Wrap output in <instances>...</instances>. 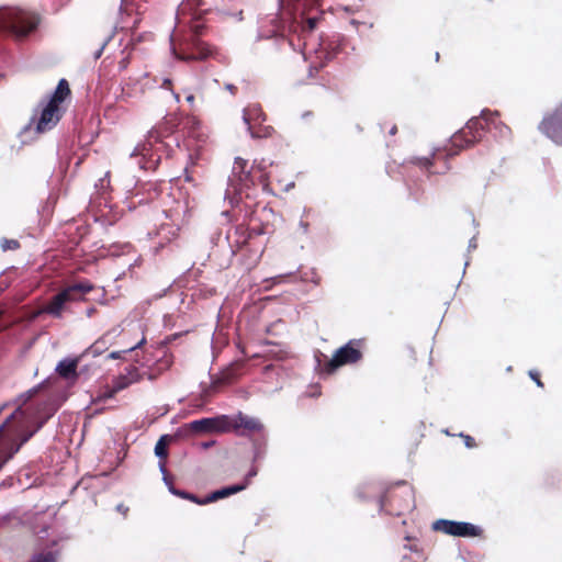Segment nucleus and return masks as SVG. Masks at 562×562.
I'll return each mask as SVG.
<instances>
[{
    "label": "nucleus",
    "instance_id": "obj_62",
    "mask_svg": "<svg viewBox=\"0 0 562 562\" xmlns=\"http://www.w3.org/2000/svg\"><path fill=\"white\" fill-rule=\"evenodd\" d=\"M396 132H397V127L394 125V126H392V127H391V130H390L389 134H390V135H395V134H396Z\"/></svg>",
    "mask_w": 562,
    "mask_h": 562
},
{
    "label": "nucleus",
    "instance_id": "obj_22",
    "mask_svg": "<svg viewBox=\"0 0 562 562\" xmlns=\"http://www.w3.org/2000/svg\"><path fill=\"white\" fill-rule=\"evenodd\" d=\"M93 289V284L87 280L79 281L74 283L72 285L66 288L65 290H69V299L70 301H79L82 296L90 292Z\"/></svg>",
    "mask_w": 562,
    "mask_h": 562
},
{
    "label": "nucleus",
    "instance_id": "obj_8",
    "mask_svg": "<svg viewBox=\"0 0 562 562\" xmlns=\"http://www.w3.org/2000/svg\"><path fill=\"white\" fill-rule=\"evenodd\" d=\"M35 26L30 13L18 8L0 9V34L8 33L18 38L26 36Z\"/></svg>",
    "mask_w": 562,
    "mask_h": 562
},
{
    "label": "nucleus",
    "instance_id": "obj_29",
    "mask_svg": "<svg viewBox=\"0 0 562 562\" xmlns=\"http://www.w3.org/2000/svg\"><path fill=\"white\" fill-rule=\"evenodd\" d=\"M105 349V342L102 340H97L94 344L89 346L81 355L85 356H92L98 357L100 356Z\"/></svg>",
    "mask_w": 562,
    "mask_h": 562
},
{
    "label": "nucleus",
    "instance_id": "obj_37",
    "mask_svg": "<svg viewBox=\"0 0 562 562\" xmlns=\"http://www.w3.org/2000/svg\"><path fill=\"white\" fill-rule=\"evenodd\" d=\"M255 464L256 463H252L248 472L245 474L244 480L238 484H245L246 488L249 486L250 481L258 474V468Z\"/></svg>",
    "mask_w": 562,
    "mask_h": 562
},
{
    "label": "nucleus",
    "instance_id": "obj_45",
    "mask_svg": "<svg viewBox=\"0 0 562 562\" xmlns=\"http://www.w3.org/2000/svg\"><path fill=\"white\" fill-rule=\"evenodd\" d=\"M187 333H188V330H186V331H181V333H175V334H172V335L167 336V337L165 338V341H166L167 344H170V342H172L173 340L178 339L179 337H181L182 335H184V334H187Z\"/></svg>",
    "mask_w": 562,
    "mask_h": 562
},
{
    "label": "nucleus",
    "instance_id": "obj_63",
    "mask_svg": "<svg viewBox=\"0 0 562 562\" xmlns=\"http://www.w3.org/2000/svg\"><path fill=\"white\" fill-rule=\"evenodd\" d=\"M294 188V182H290L285 187V191H289L290 189Z\"/></svg>",
    "mask_w": 562,
    "mask_h": 562
},
{
    "label": "nucleus",
    "instance_id": "obj_31",
    "mask_svg": "<svg viewBox=\"0 0 562 562\" xmlns=\"http://www.w3.org/2000/svg\"><path fill=\"white\" fill-rule=\"evenodd\" d=\"M124 375L128 376V381H131V384L139 382L143 379L142 373L135 366L126 367Z\"/></svg>",
    "mask_w": 562,
    "mask_h": 562
},
{
    "label": "nucleus",
    "instance_id": "obj_40",
    "mask_svg": "<svg viewBox=\"0 0 562 562\" xmlns=\"http://www.w3.org/2000/svg\"><path fill=\"white\" fill-rule=\"evenodd\" d=\"M113 35H109L104 41L103 43L101 44V46L93 53V58L97 60L99 59L102 54H103V50L105 48V46L109 44V42L112 40Z\"/></svg>",
    "mask_w": 562,
    "mask_h": 562
},
{
    "label": "nucleus",
    "instance_id": "obj_53",
    "mask_svg": "<svg viewBox=\"0 0 562 562\" xmlns=\"http://www.w3.org/2000/svg\"><path fill=\"white\" fill-rule=\"evenodd\" d=\"M385 501H386V496H385V495H381V496H379V498H378V503H379V509H380V512H382V510H383V507H384V505H385Z\"/></svg>",
    "mask_w": 562,
    "mask_h": 562
},
{
    "label": "nucleus",
    "instance_id": "obj_7",
    "mask_svg": "<svg viewBox=\"0 0 562 562\" xmlns=\"http://www.w3.org/2000/svg\"><path fill=\"white\" fill-rule=\"evenodd\" d=\"M229 415L220 414L211 417L194 419L177 428L175 436L180 440H186L193 432L199 435L224 434L229 431Z\"/></svg>",
    "mask_w": 562,
    "mask_h": 562
},
{
    "label": "nucleus",
    "instance_id": "obj_50",
    "mask_svg": "<svg viewBox=\"0 0 562 562\" xmlns=\"http://www.w3.org/2000/svg\"><path fill=\"white\" fill-rule=\"evenodd\" d=\"M477 247V243H476V238L475 236H473L470 240H469V244H468V250H472V249H476Z\"/></svg>",
    "mask_w": 562,
    "mask_h": 562
},
{
    "label": "nucleus",
    "instance_id": "obj_56",
    "mask_svg": "<svg viewBox=\"0 0 562 562\" xmlns=\"http://www.w3.org/2000/svg\"><path fill=\"white\" fill-rule=\"evenodd\" d=\"M225 89L228 90L231 93H235V91L237 90V87L233 83H226Z\"/></svg>",
    "mask_w": 562,
    "mask_h": 562
},
{
    "label": "nucleus",
    "instance_id": "obj_14",
    "mask_svg": "<svg viewBox=\"0 0 562 562\" xmlns=\"http://www.w3.org/2000/svg\"><path fill=\"white\" fill-rule=\"evenodd\" d=\"M69 290H63L55 294L46 305L40 304L37 297V318L43 315H50L60 318L68 303H70Z\"/></svg>",
    "mask_w": 562,
    "mask_h": 562
},
{
    "label": "nucleus",
    "instance_id": "obj_30",
    "mask_svg": "<svg viewBox=\"0 0 562 562\" xmlns=\"http://www.w3.org/2000/svg\"><path fill=\"white\" fill-rule=\"evenodd\" d=\"M150 36H151V34L148 32H143V33H138V34L135 32H132L131 38H130L128 43L126 44V47L134 49L139 43L147 41V38Z\"/></svg>",
    "mask_w": 562,
    "mask_h": 562
},
{
    "label": "nucleus",
    "instance_id": "obj_41",
    "mask_svg": "<svg viewBox=\"0 0 562 562\" xmlns=\"http://www.w3.org/2000/svg\"><path fill=\"white\" fill-rule=\"evenodd\" d=\"M126 353H130V350L128 349H125V350H115V351H111L106 358L108 359H113V360H116V359H123L124 358V355Z\"/></svg>",
    "mask_w": 562,
    "mask_h": 562
},
{
    "label": "nucleus",
    "instance_id": "obj_54",
    "mask_svg": "<svg viewBox=\"0 0 562 562\" xmlns=\"http://www.w3.org/2000/svg\"><path fill=\"white\" fill-rule=\"evenodd\" d=\"M116 510L122 513L123 515H126V513L128 512V507L124 506L123 504H119L116 505Z\"/></svg>",
    "mask_w": 562,
    "mask_h": 562
},
{
    "label": "nucleus",
    "instance_id": "obj_10",
    "mask_svg": "<svg viewBox=\"0 0 562 562\" xmlns=\"http://www.w3.org/2000/svg\"><path fill=\"white\" fill-rule=\"evenodd\" d=\"M538 131L555 145H562V101L543 115Z\"/></svg>",
    "mask_w": 562,
    "mask_h": 562
},
{
    "label": "nucleus",
    "instance_id": "obj_12",
    "mask_svg": "<svg viewBox=\"0 0 562 562\" xmlns=\"http://www.w3.org/2000/svg\"><path fill=\"white\" fill-rule=\"evenodd\" d=\"M42 105V110L37 115V134L53 130L66 113V108L44 103V100Z\"/></svg>",
    "mask_w": 562,
    "mask_h": 562
},
{
    "label": "nucleus",
    "instance_id": "obj_19",
    "mask_svg": "<svg viewBox=\"0 0 562 562\" xmlns=\"http://www.w3.org/2000/svg\"><path fill=\"white\" fill-rule=\"evenodd\" d=\"M249 119L248 112L243 116V122L246 125L247 132L252 139L268 138L274 132V128L270 125L257 124L254 126L247 120Z\"/></svg>",
    "mask_w": 562,
    "mask_h": 562
},
{
    "label": "nucleus",
    "instance_id": "obj_3",
    "mask_svg": "<svg viewBox=\"0 0 562 562\" xmlns=\"http://www.w3.org/2000/svg\"><path fill=\"white\" fill-rule=\"evenodd\" d=\"M323 0H278L279 10H288L292 24L301 34L313 33L324 16Z\"/></svg>",
    "mask_w": 562,
    "mask_h": 562
},
{
    "label": "nucleus",
    "instance_id": "obj_26",
    "mask_svg": "<svg viewBox=\"0 0 562 562\" xmlns=\"http://www.w3.org/2000/svg\"><path fill=\"white\" fill-rule=\"evenodd\" d=\"M170 494L173 496H177L179 498L190 501L196 505L204 506L203 497H200L191 492H188L186 490L178 488L176 486H170Z\"/></svg>",
    "mask_w": 562,
    "mask_h": 562
},
{
    "label": "nucleus",
    "instance_id": "obj_4",
    "mask_svg": "<svg viewBox=\"0 0 562 562\" xmlns=\"http://www.w3.org/2000/svg\"><path fill=\"white\" fill-rule=\"evenodd\" d=\"M363 339H350L337 348L331 358H327L321 351L315 353L316 369L321 374H333L339 368L355 364L363 358Z\"/></svg>",
    "mask_w": 562,
    "mask_h": 562
},
{
    "label": "nucleus",
    "instance_id": "obj_42",
    "mask_svg": "<svg viewBox=\"0 0 562 562\" xmlns=\"http://www.w3.org/2000/svg\"><path fill=\"white\" fill-rule=\"evenodd\" d=\"M528 375L529 378L535 381V383L537 384V386L539 387H543V383L541 382L540 380V373L537 371V370H529L528 371Z\"/></svg>",
    "mask_w": 562,
    "mask_h": 562
},
{
    "label": "nucleus",
    "instance_id": "obj_28",
    "mask_svg": "<svg viewBox=\"0 0 562 562\" xmlns=\"http://www.w3.org/2000/svg\"><path fill=\"white\" fill-rule=\"evenodd\" d=\"M131 385V381H128V376L124 375V373L119 374L112 380L113 392L119 393Z\"/></svg>",
    "mask_w": 562,
    "mask_h": 562
},
{
    "label": "nucleus",
    "instance_id": "obj_47",
    "mask_svg": "<svg viewBox=\"0 0 562 562\" xmlns=\"http://www.w3.org/2000/svg\"><path fill=\"white\" fill-rule=\"evenodd\" d=\"M299 228L302 231L303 234L308 233L310 224L303 220L299 222Z\"/></svg>",
    "mask_w": 562,
    "mask_h": 562
},
{
    "label": "nucleus",
    "instance_id": "obj_36",
    "mask_svg": "<svg viewBox=\"0 0 562 562\" xmlns=\"http://www.w3.org/2000/svg\"><path fill=\"white\" fill-rule=\"evenodd\" d=\"M247 164L248 161L241 157H236L235 158V165H234V168H233V175L234 177H236L238 175V172H243L245 170H247Z\"/></svg>",
    "mask_w": 562,
    "mask_h": 562
},
{
    "label": "nucleus",
    "instance_id": "obj_35",
    "mask_svg": "<svg viewBox=\"0 0 562 562\" xmlns=\"http://www.w3.org/2000/svg\"><path fill=\"white\" fill-rule=\"evenodd\" d=\"M1 248L3 251L16 250L20 248V243L16 239L2 238Z\"/></svg>",
    "mask_w": 562,
    "mask_h": 562
},
{
    "label": "nucleus",
    "instance_id": "obj_32",
    "mask_svg": "<svg viewBox=\"0 0 562 562\" xmlns=\"http://www.w3.org/2000/svg\"><path fill=\"white\" fill-rule=\"evenodd\" d=\"M158 468H159V471L161 473V476H162V481L165 483V485L167 486L168 491L170 492V486H175V484L172 483V480L167 471V468H166V464L164 461H159L158 462Z\"/></svg>",
    "mask_w": 562,
    "mask_h": 562
},
{
    "label": "nucleus",
    "instance_id": "obj_27",
    "mask_svg": "<svg viewBox=\"0 0 562 562\" xmlns=\"http://www.w3.org/2000/svg\"><path fill=\"white\" fill-rule=\"evenodd\" d=\"M57 202V198L49 195L42 211L37 209V215L41 213V221L46 223L54 213V209Z\"/></svg>",
    "mask_w": 562,
    "mask_h": 562
},
{
    "label": "nucleus",
    "instance_id": "obj_43",
    "mask_svg": "<svg viewBox=\"0 0 562 562\" xmlns=\"http://www.w3.org/2000/svg\"><path fill=\"white\" fill-rule=\"evenodd\" d=\"M94 222L100 223L103 227H109L113 225V222L105 215L102 216H94Z\"/></svg>",
    "mask_w": 562,
    "mask_h": 562
},
{
    "label": "nucleus",
    "instance_id": "obj_60",
    "mask_svg": "<svg viewBox=\"0 0 562 562\" xmlns=\"http://www.w3.org/2000/svg\"><path fill=\"white\" fill-rule=\"evenodd\" d=\"M234 16H235L238 21H241V20H243V11L237 12L236 14H234Z\"/></svg>",
    "mask_w": 562,
    "mask_h": 562
},
{
    "label": "nucleus",
    "instance_id": "obj_5",
    "mask_svg": "<svg viewBox=\"0 0 562 562\" xmlns=\"http://www.w3.org/2000/svg\"><path fill=\"white\" fill-rule=\"evenodd\" d=\"M173 149L161 142L160 135L154 131L149 132L146 142L138 144L131 153V158H138L137 164L140 169L156 170L161 161L162 154L171 157Z\"/></svg>",
    "mask_w": 562,
    "mask_h": 562
},
{
    "label": "nucleus",
    "instance_id": "obj_52",
    "mask_svg": "<svg viewBox=\"0 0 562 562\" xmlns=\"http://www.w3.org/2000/svg\"><path fill=\"white\" fill-rule=\"evenodd\" d=\"M117 393H114L113 392V386H111V389L106 390L103 394V398H112L116 395Z\"/></svg>",
    "mask_w": 562,
    "mask_h": 562
},
{
    "label": "nucleus",
    "instance_id": "obj_33",
    "mask_svg": "<svg viewBox=\"0 0 562 562\" xmlns=\"http://www.w3.org/2000/svg\"><path fill=\"white\" fill-rule=\"evenodd\" d=\"M434 155H435V153H432L431 156L415 157V158H413L412 162L422 168L429 169L434 164L432 162Z\"/></svg>",
    "mask_w": 562,
    "mask_h": 562
},
{
    "label": "nucleus",
    "instance_id": "obj_21",
    "mask_svg": "<svg viewBox=\"0 0 562 562\" xmlns=\"http://www.w3.org/2000/svg\"><path fill=\"white\" fill-rule=\"evenodd\" d=\"M209 375L211 378V383L209 385L205 384L204 382L200 383V386L202 387V393L205 396L210 395V392H211L210 389L217 381H220L221 383L227 384V383H232L236 379V373H235L234 369H225V370H223L221 372V376L220 378H213L210 371H209Z\"/></svg>",
    "mask_w": 562,
    "mask_h": 562
},
{
    "label": "nucleus",
    "instance_id": "obj_20",
    "mask_svg": "<svg viewBox=\"0 0 562 562\" xmlns=\"http://www.w3.org/2000/svg\"><path fill=\"white\" fill-rule=\"evenodd\" d=\"M267 446H268V436L266 434H260L259 436L251 438V447H252L251 463L260 462L266 458Z\"/></svg>",
    "mask_w": 562,
    "mask_h": 562
},
{
    "label": "nucleus",
    "instance_id": "obj_23",
    "mask_svg": "<svg viewBox=\"0 0 562 562\" xmlns=\"http://www.w3.org/2000/svg\"><path fill=\"white\" fill-rule=\"evenodd\" d=\"M173 440H180L178 437L175 436V432L172 435L164 434L159 437L154 447V453L159 459V461H164V459L167 458V442H171Z\"/></svg>",
    "mask_w": 562,
    "mask_h": 562
},
{
    "label": "nucleus",
    "instance_id": "obj_51",
    "mask_svg": "<svg viewBox=\"0 0 562 562\" xmlns=\"http://www.w3.org/2000/svg\"><path fill=\"white\" fill-rule=\"evenodd\" d=\"M356 494H357L358 498H359V499H361V501H363V502L369 499V498L364 495V493H363V491H362V487H361V486L357 488Z\"/></svg>",
    "mask_w": 562,
    "mask_h": 562
},
{
    "label": "nucleus",
    "instance_id": "obj_46",
    "mask_svg": "<svg viewBox=\"0 0 562 562\" xmlns=\"http://www.w3.org/2000/svg\"><path fill=\"white\" fill-rule=\"evenodd\" d=\"M215 443H216V440H214V439H211L207 441H202V442H200V448L203 450H207V449L212 448L213 446H215Z\"/></svg>",
    "mask_w": 562,
    "mask_h": 562
},
{
    "label": "nucleus",
    "instance_id": "obj_2",
    "mask_svg": "<svg viewBox=\"0 0 562 562\" xmlns=\"http://www.w3.org/2000/svg\"><path fill=\"white\" fill-rule=\"evenodd\" d=\"M498 115V111L492 112L488 109H483L479 116H472L469 119L465 125L450 137V148L447 150V156L453 157L458 155L460 150L472 147L481 142L490 124L498 131L502 137L509 136L512 131L505 123L494 122L491 119V116Z\"/></svg>",
    "mask_w": 562,
    "mask_h": 562
},
{
    "label": "nucleus",
    "instance_id": "obj_24",
    "mask_svg": "<svg viewBox=\"0 0 562 562\" xmlns=\"http://www.w3.org/2000/svg\"><path fill=\"white\" fill-rule=\"evenodd\" d=\"M247 112L249 114V119L247 121L254 126L257 124H262L267 120V116L259 104H251L245 108L243 110V116Z\"/></svg>",
    "mask_w": 562,
    "mask_h": 562
},
{
    "label": "nucleus",
    "instance_id": "obj_48",
    "mask_svg": "<svg viewBox=\"0 0 562 562\" xmlns=\"http://www.w3.org/2000/svg\"><path fill=\"white\" fill-rule=\"evenodd\" d=\"M245 228H247V226L245 225H238L236 226V234L239 235L240 237H244V239L246 240V232H245Z\"/></svg>",
    "mask_w": 562,
    "mask_h": 562
},
{
    "label": "nucleus",
    "instance_id": "obj_39",
    "mask_svg": "<svg viewBox=\"0 0 562 562\" xmlns=\"http://www.w3.org/2000/svg\"><path fill=\"white\" fill-rule=\"evenodd\" d=\"M459 437H461L463 439L464 446L468 449H472V448L476 447L475 439L472 436L467 435L464 432H460Z\"/></svg>",
    "mask_w": 562,
    "mask_h": 562
},
{
    "label": "nucleus",
    "instance_id": "obj_38",
    "mask_svg": "<svg viewBox=\"0 0 562 562\" xmlns=\"http://www.w3.org/2000/svg\"><path fill=\"white\" fill-rule=\"evenodd\" d=\"M69 1L70 0H52L49 9L46 11L53 14L58 13Z\"/></svg>",
    "mask_w": 562,
    "mask_h": 562
},
{
    "label": "nucleus",
    "instance_id": "obj_55",
    "mask_svg": "<svg viewBox=\"0 0 562 562\" xmlns=\"http://www.w3.org/2000/svg\"><path fill=\"white\" fill-rule=\"evenodd\" d=\"M194 100H195V97H194V94H193V93H188V94L186 95V101H187L189 104H191V105H192V104L194 103Z\"/></svg>",
    "mask_w": 562,
    "mask_h": 562
},
{
    "label": "nucleus",
    "instance_id": "obj_13",
    "mask_svg": "<svg viewBox=\"0 0 562 562\" xmlns=\"http://www.w3.org/2000/svg\"><path fill=\"white\" fill-rule=\"evenodd\" d=\"M229 431L234 430L237 435L245 436L246 432L263 434L265 425L256 417L238 412L236 415H229Z\"/></svg>",
    "mask_w": 562,
    "mask_h": 562
},
{
    "label": "nucleus",
    "instance_id": "obj_49",
    "mask_svg": "<svg viewBox=\"0 0 562 562\" xmlns=\"http://www.w3.org/2000/svg\"><path fill=\"white\" fill-rule=\"evenodd\" d=\"M146 344V338L143 337L136 345H134L133 347L128 348L130 352L140 348L142 346H144Z\"/></svg>",
    "mask_w": 562,
    "mask_h": 562
},
{
    "label": "nucleus",
    "instance_id": "obj_11",
    "mask_svg": "<svg viewBox=\"0 0 562 562\" xmlns=\"http://www.w3.org/2000/svg\"><path fill=\"white\" fill-rule=\"evenodd\" d=\"M229 190L234 192V195L229 194V191L226 192L225 199H228L232 207H236L240 204L241 198L240 194L245 189H249L256 184V179L250 170H245L243 172H238L234 179H228Z\"/></svg>",
    "mask_w": 562,
    "mask_h": 562
},
{
    "label": "nucleus",
    "instance_id": "obj_16",
    "mask_svg": "<svg viewBox=\"0 0 562 562\" xmlns=\"http://www.w3.org/2000/svg\"><path fill=\"white\" fill-rule=\"evenodd\" d=\"M82 358H83V355L63 358L56 364L55 371L63 379L74 383L79 378V372H78L77 368H78V364L80 363V361L82 360Z\"/></svg>",
    "mask_w": 562,
    "mask_h": 562
},
{
    "label": "nucleus",
    "instance_id": "obj_44",
    "mask_svg": "<svg viewBox=\"0 0 562 562\" xmlns=\"http://www.w3.org/2000/svg\"><path fill=\"white\" fill-rule=\"evenodd\" d=\"M221 237H222V231L221 229H216L210 236L211 244L212 245H216L218 243V240L221 239Z\"/></svg>",
    "mask_w": 562,
    "mask_h": 562
},
{
    "label": "nucleus",
    "instance_id": "obj_9",
    "mask_svg": "<svg viewBox=\"0 0 562 562\" xmlns=\"http://www.w3.org/2000/svg\"><path fill=\"white\" fill-rule=\"evenodd\" d=\"M431 529L434 531H439L445 535L459 538H479L483 535V529L479 525L446 518L435 520L431 524Z\"/></svg>",
    "mask_w": 562,
    "mask_h": 562
},
{
    "label": "nucleus",
    "instance_id": "obj_34",
    "mask_svg": "<svg viewBox=\"0 0 562 562\" xmlns=\"http://www.w3.org/2000/svg\"><path fill=\"white\" fill-rule=\"evenodd\" d=\"M246 232V241H249L250 239L255 238L256 236H261L266 233L265 226L261 225L259 227H248L245 228Z\"/></svg>",
    "mask_w": 562,
    "mask_h": 562
},
{
    "label": "nucleus",
    "instance_id": "obj_61",
    "mask_svg": "<svg viewBox=\"0 0 562 562\" xmlns=\"http://www.w3.org/2000/svg\"><path fill=\"white\" fill-rule=\"evenodd\" d=\"M95 308L94 307H90L87 310V316L88 317H91V315L94 313Z\"/></svg>",
    "mask_w": 562,
    "mask_h": 562
},
{
    "label": "nucleus",
    "instance_id": "obj_15",
    "mask_svg": "<svg viewBox=\"0 0 562 562\" xmlns=\"http://www.w3.org/2000/svg\"><path fill=\"white\" fill-rule=\"evenodd\" d=\"M47 527L42 526L37 531V562H57L60 554L59 541L52 540L49 543H42L38 539L48 535Z\"/></svg>",
    "mask_w": 562,
    "mask_h": 562
},
{
    "label": "nucleus",
    "instance_id": "obj_18",
    "mask_svg": "<svg viewBox=\"0 0 562 562\" xmlns=\"http://www.w3.org/2000/svg\"><path fill=\"white\" fill-rule=\"evenodd\" d=\"M245 490H246L245 484L235 483V484H231V485H225V486H222L217 490L210 492L207 495H205L203 497V502H204V505L215 503L220 499L227 498V497H229L234 494H237L241 491H245Z\"/></svg>",
    "mask_w": 562,
    "mask_h": 562
},
{
    "label": "nucleus",
    "instance_id": "obj_59",
    "mask_svg": "<svg viewBox=\"0 0 562 562\" xmlns=\"http://www.w3.org/2000/svg\"><path fill=\"white\" fill-rule=\"evenodd\" d=\"M172 83L171 79L170 78H165L164 79V82H162V86L164 87H167V86H170Z\"/></svg>",
    "mask_w": 562,
    "mask_h": 562
},
{
    "label": "nucleus",
    "instance_id": "obj_6",
    "mask_svg": "<svg viewBox=\"0 0 562 562\" xmlns=\"http://www.w3.org/2000/svg\"><path fill=\"white\" fill-rule=\"evenodd\" d=\"M47 380L37 383V431L52 418L67 400V393L54 387L46 392Z\"/></svg>",
    "mask_w": 562,
    "mask_h": 562
},
{
    "label": "nucleus",
    "instance_id": "obj_58",
    "mask_svg": "<svg viewBox=\"0 0 562 562\" xmlns=\"http://www.w3.org/2000/svg\"><path fill=\"white\" fill-rule=\"evenodd\" d=\"M312 115H313V113H312L311 111H306V112H304V113L302 114V119H303V120H306V119L311 117Z\"/></svg>",
    "mask_w": 562,
    "mask_h": 562
},
{
    "label": "nucleus",
    "instance_id": "obj_64",
    "mask_svg": "<svg viewBox=\"0 0 562 562\" xmlns=\"http://www.w3.org/2000/svg\"><path fill=\"white\" fill-rule=\"evenodd\" d=\"M126 64L127 61L125 59H123L121 63H120V68L123 69L126 67Z\"/></svg>",
    "mask_w": 562,
    "mask_h": 562
},
{
    "label": "nucleus",
    "instance_id": "obj_17",
    "mask_svg": "<svg viewBox=\"0 0 562 562\" xmlns=\"http://www.w3.org/2000/svg\"><path fill=\"white\" fill-rule=\"evenodd\" d=\"M71 95V90L69 82L67 79H59L55 89L46 97L44 103L55 105L58 108H65L63 103L69 99Z\"/></svg>",
    "mask_w": 562,
    "mask_h": 562
},
{
    "label": "nucleus",
    "instance_id": "obj_25",
    "mask_svg": "<svg viewBox=\"0 0 562 562\" xmlns=\"http://www.w3.org/2000/svg\"><path fill=\"white\" fill-rule=\"evenodd\" d=\"M273 165V161H270L269 164H266V160L265 159H261V161H257L255 160L254 164H252V168H257L261 175L258 177V181L262 183V190L265 192H268V193H271L273 194L272 190L269 188V183H268V179H269V175L266 172V169L268 166H272Z\"/></svg>",
    "mask_w": 562,
    "mask_h": 562
},
{
    "label": "nucleus",
    "instance_id": "obj_1",
    "mask_svg": "<svg viewBox=\"0 0 562 562\" xmlns=\"http://www.w3.org/2000/svg\"><path fill=\"white\" fill-rule=\"evenodd\" d=\"M204 0H183L179 5V11L183 14L189 12L190 34L181 38L179 46L170 45V52L175 59L182 61H203L216 56V48L201 40V35L206 29L202 21L204 14L212 11L211 8L201 9L205 5Z\"/></svg>",
    "mask_w": 562,
    "mask_h": 562
},
{
    "label": "nucleus",
    "instance_id": "obj_57",
    "mask_svg": "<svg viewBox=\"0 0 562 562\" xmlns=\"http://www.w3.org/2000/svg\"><path fill=\"white\" fill-rule=\"evenodd\" d=\"M169 289H170V285L168 288L164 289L160 293L156 294L155 299L164 297L168 293Z\"/></svg>",
    "mask_w": 562,
    "mask_h": 562
}]
</instances>
